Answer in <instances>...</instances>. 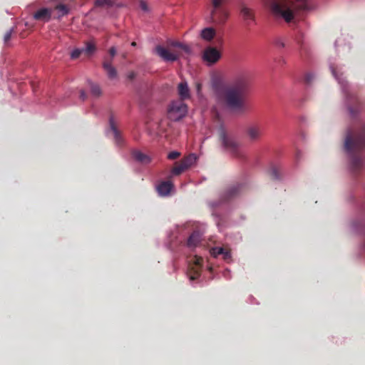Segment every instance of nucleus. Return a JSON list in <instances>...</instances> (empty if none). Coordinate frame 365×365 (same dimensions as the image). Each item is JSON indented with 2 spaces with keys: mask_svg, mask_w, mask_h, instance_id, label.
Wrapping results in <instances>:
<instances>
[{
  "mask_svg": "<svg viewBox=\"0 0 365 365\" xmlns=\"http://www.w3.org/2000/svg\"><path fill=\"white\" fill-rule=\"evenodd\" d=\"M111 127H112V129L113 130L114 133L115 134H117V130L115 129V128H114V126L113 125H111Z\"/></svg>",
  "mask_w": 365,
  "mask_h": 365,
  "instance_id": "33",
  "label": "nucleus"
},
{
  "mask_svg": "<svg viewBox=\"0 0 365 365\" xmlns=\"http://www.w3.org/2000/svg\"><path fill=\"white\" fill-rule=\"evenodd\" d=\"M195 86H196L197 94L200 96L201 94V90H202V84H201V83L196 82Z\"/></svg>",
  "mask_w": 365,
  "mask_h": 365,
  "instance_id": "28",
  "label": "nucleus"
},
{
  "mask_svg": "<svg viewBox=\"0 0 365 365\" xmlns=\"http://www.w3.org/2000/svg\"><path fill=\"white\" fill-rule=\"evenodd\" d=\"M131 46H136V43L135 41L132 42L131 43Z\"/></svg>",
  "mask_w": 365,
  "mask_h": 365,
  "instance_id": "34",
  "label": "nucleus"
},
{
  "mask_svg": "<svg viewBox=\"0 0 365 365\" xmlns=\"http://www.w3.org/2000/svg\"><path fill=\"white\" fill-rule=\"evenodd\" d=\"M240 14L243 19L245 21H254L255 19V14L253 11L251 9L247 7L245 5L241 6Z\"/></svg>",
  "mask_w": 365,
  "mask_h": 365,
  "instance_id": "17",
  "label": "nucleus"
},
{
  "mask_svg": "<svg viewBox=\"0 0 365 365\" xmlns=\"http://www.w3.org/2000/svg\"><path fill=\"white\" fill-rule=\"evenodd\" d=\"M54 9L58 12V18L67 15L70 10L68 6L61 4L56 5Z\"/></svg>",
  "mask_w": 365,
  "mask_h": 365,
  "instance_id": "19",
  "label": "nucleus"
},
{
  "mask_svg": "<svg viewBox=\"0 0 365 365\" xmlns=\"http://www.w3.org/2000/svg\"><path fill=\"white\" fill-rule=\"evenodd\" d=\"M365 145V130L354 138L348 135L345 140V148L347 151H354L362 148Z\"/></svg>",
  "mask_w": 365,
  "mask_h": 365,
  "instance_id": "4",
  "label": "nucleus"
},
{
  "mask_svg": "<svg viewBox=\"0 0 365 365\" xmlns=\"http://www.w3.org/2000/svg\"><path fill=\"white\" fill-rule=\"evenodd\" d=\"M197 162V156L195 154H190L189 155L183 158L180 163L183 165V167L186 169H189L192 166L196 164Z\"/></svg>",
  "mask_w": 365,
  "mask_h": 365,
  "instance_id": "15",
  "label": "nucleus"
},
{
  "mask_svg": "<svg viewBox=\"0 0 365 365\" xmlns=\"http://www.w3.org/2000/svg\"><path fill=\"white\" fill-rule=\"evenodd\" d=\"M109 53L111 56V58H113L115 54H116V48L115 47L113 46L109 49Z\"/></svg>",
  "mask_w": 365,
  "mask_h": 365,
  "instance_id": "29",
  "label": "nucleus"
},
{
  "mask_svg": "<svg viewBox=\"0 0 365 365\" xmlns=\"http://www.w3.org/2000/svg\"><path fill=\"white\" fill-rule=\"evenodd\" d=\"M96 4L98 6H112L113 0H96Z\"/></svg>",
  "mask_w": 365,
  "mask_h": 365,
  "instance_id": "22",
  "label": "nucleus"
},
{
  "mask_svg": "<svg viewBox=\"0 0 365 365\" xmlns=\"http://www.w3.org/2000/svg\"><path fill=\"white\" fill-rule=\"evenodd\" d=\"M132 157L135 161L143 164H148L151 161L150 158L148 155L139 150L133 151Z\"/></svg>",
  "mask_w": 365,
  "mask_h": 365,
  "instance_id": "13",
  "label": "nucleus"
},
{
  "mask_svg": "<svg viewBox=\"0 0 365 365\" xmlns=\"http://www.w3.org/2000/svg\"><path fill=\"white\" fill-rule=\"evenodd\" d=\"M215 34L216 31L213 28L207 27L201 31L200 36L203 40L210 41L214 38Z\"/></svg>",
  "mask_w": 365,
  "mask_h": 365,
  "instance_id": "16",
  "label": "nucleus"
},
{
  "mask_svg": "<svg viewBox=\"0 0 365 365\" xmlns=\"http://www.w3.org/2000/svg\"><path fill=\"white\" fill-rule=\"evenodd\" d=\"M127 76L130 80H133L136 76V73L134 71H130Z\"/></svg>",
  "mask_w": 365,
  "mask_h": 365,
  "instance_id": "30",
  "label": "nucleus"
},
{
  "mask_svg": "<svg viewBox=\"0 0 365 365\" xmlns=\"http://www.w3.org/2000/svg\"><path fill=\"white\" fill-rule=\"evenodd\" d=\"M220 138L225 148L233 152L237 150L238 143L232 138H229L225 132L221 133Z\"/></svg>",
  "mask_w": 365,
  "mask_h": 365,
  "instance_id": "10",
  "label": "nucleus"
},
{
  "mask_svg": "<svg viewBox=\"0 0 365 365\" xmlns=\"http://www.w3.org/2000/svg\"><path fill=\"white\" fill-rule=\"evenodd\" d=\"M83 52L82 50L75 49L71 53V58L73 59L77 58L80 56L81 53Z\"/></svg>",
  "mask_w": 365,
  "mask_h": 365,
  "instance_id": "25",
  "label": "nucleus"
},
{
  "mask_svg": "<svg viewBox=\"0 0 365 365\" xmlns=\"http://www.w3.org/2000/svg\"><path fill=\"white\" fill-rule=\"evenodd\" d=\"M247 135L252 140H258L262 135V131L257 126H250L247 128Z\"/></svg>",
  "mask_w": 365,
  "mask_h": 365,
  "instance_id": "14",
  "label": "nucleus"
},
{
  "mask_svg": "<svg viewBox=\"0 0 365 365\" xmlns=\"http://www.w3.org/2000/svg\"><path fill=\"white\" fill-rule=\"evenodd\" d=\"M180 155V153L179 152L173 151V152H170L168 155V158L170 160H175V159H177Z\"/></svg>",
  "mask_w": 365,
  "mask_h": 365,
  "instance_id": "26",
  "label": "nucleus"
},
{
  "mask_svg": "<svg viewBox=\"0 0 365 365\" xmlns=\"http://www.w3.org/2000/svg\"><path fill=\"white\" fill-rule=\"evenodd\" d=\"M220 58V52L214 47H207L205 48L202 55V59L207 65H212L217 63Z\"/></svg>",
  "mask_w": 365,
  "mask_h": 365,
  "instance_id": "6",
  "label": "nucleus"
},
{
  "mask_svg": "<svg viewBox=\"0 0 365 365\" xmlns=\"http://www.w3.org/2000/svg\"><path fill=\"white\" fill-rule=\"evenodd\" d=\"M186 226L187 227H197L198 225L195 222H188Z\"/></svg>",
  "mask_w": 365,
  "mask_h": 365,
  "instance_id": "31",
  "label": "nucleus"
},
{
  "mask_svg": "<svg viewBox=\"0 0 365 365\" xmlns=\"http://www.w3.org/2000/svg\"><path fill=\"white\" fill-rule=\"evenodd\" d=\"M86 96L85 92L84 91H81V98H82V100L84 101L86 99Z\"/></svg>",
  "mask_w": 365,
  "mask_h": 365,
  "instance_id": "32",
  "label": "nucleus"
},
{
  "mask_svg": "<svg viewBox=\"0 0 365 365\" xmlns=\"http://www.w3.org/2000/svg\"><path fill=\"white\" fill-rule=\"evenodd\" d=\"M52 11L50 9L42 8L34 14V19L43 22L48 21L51 18Z\"/></svg>",
  "mask_w": 365,
  "mask_h": 365,
  "instance_id": "8",
  "label": "nucleus"
},
{
  "mask_svg": "<svg viewBox=\"0 0 365 365\" xmlns=\"http://www.w3.org/2000/svg\"><path fill=\"white\" fill-rule=\"evenodd\" d=\"M216 101L225 104L230 110L243 112L247 109L243 95L242 87L232 86L216 92Z\"/></svg>",
  "mask_w": 365,
  "mask_h": 365,
  "instance_id": "2",
  "label": "nucleus"
},
{
  "mask_svg": "<svg viewBox=\"0 0 365 365\" xmlns=\"http://www.w3.org/2000/svg\"><path fill=\"white\" fill-rule=\"evenodd\" d=\"M187 113V106L182 101H173L168 109V118L178 121L184 118Z\"/></svg>",
  "mask_w": 365,
  "mask_h": 365,
  "instance_id": "3",
  "label": "nucleus"
},
{
  "mask_svg": "<svg viewBox=\"0 0 365 365\" xmlns=\"http://www.w3.org/2000/svg\"><path fill=\"white\" fill-rule=\"evenodd\" d=\"M170 46L177 48L178 49L177 51H178L179 52H180V50L183 51L184 52H185L187 53H190L191 51V49L189 46L182 43L178 41H173L170 43Z\"/></svg>",
  "mask_w": 365,
  "mask_h": 365,
  "instance_id": "18",
  "label": "nucleus"
},
{
  "mask_svg": "<svg viewBox=\"0 0 365 365\" xmlns=\"http://www.w3.org/2000/svg\"><path fill=\"white\" fill-rule=\"evenodd\" d=\"M186 169L183 167V165L179 162L176 163L175 164V166L172 169V173L175 175H179L184 171H185Z\"/></svg>",
  "mask_w": 365,
  "mask_h": 365,
  "instance_id": "21",
  "label": "nucleus"
},
{
  "mask_svg": "<svg viewBox=\"0 0 365 365\" xmlns=\"http://www.w3.org/2000/svg\"><path fill=\"white\" fill-rule=\"evenodd\" d=\"M96 49V43L93 41L86 42V47L82 51L88 55L93 54Z\"/></svg>",
  "mask_w": 365,
  "mask_h": 365,
  "instance_id": "20",
  "label": "nucleus"
},
{
  "mask_svg": "<svg viewBox=\"0 0 365 365\" xmlns=\"http://www.w3.org/2000/svg\"><path fill=\"white\" fill-rule=\"evenodd\" d=\"M103 68L106 71L108 76L110 79H115L118 76V73L115 67L112 66V59L110 61H104Z\"/></svg>",
  "mask_w": 365,
  "mask_h": 365,
  "instance_id": "11",
  "label": "nucleus"
},
{
  "mask_svg": "<svg viewBox=\"0 0 365 365\" xmlns=\"http://www.w3.org/2000/svg\"><path fill=\"white\" fill-rule=\"evenodd\" d=\"M227 0H212L213 10L211 12L212 16L219 14L221 16L220 21H225L228 16L229 13L225 10H219L218 9Z\"/></svg>",
  "mask_w": 365,
  "mask_h": 365,
  "instance_id": "7",
  "label": "nucleus"
},
{
  "mask_svg": "<svg viewBox=\"0 0 365 365\" xmlns=\"http://www.w3.org/2000/svg\"><path fill=\"white\" fill-rule=\"evenodd\" d=\"M155 52L163 60L165 61H175L180 56V53L178 51H171L161 46H157L155 47Z\"/></svg>",
  "mask_w": 365,
  "mask_h": 365,
  "instance_id": "5",
  "label": "nucleus"
},
{
  "mask_svg": "<svg viewBox=\"0 0 365 365\" xmlns=\"http://www.w3.org/2000/svg\"><path fill=\"white\" fill-rule=\"evenodd\" d=\"M173 188V184L170 181H162L156 187L159 195L162 197L169 195Z\"/></svg>",
  "mask_w": 365,
  "mask_h": 365,
  "instance_id": "9",
  "label": "nucleus"
},
{
  "mask_svg": "<svg viewBox=\"0 0 365 365\" xmlns=\"http://www.w3.org/2000/svg\"><path fill=\"white\" fill-rule=\"evenodd\" d=\"M91 93L95 96H100L101 94V88L98 85H92L91 86Z\"/></svg>",
  "mask_w": 365,
  "mask_h": 365,
  "instance_id": "23",
  "label": "nucleus"
},
{
  "mask_svg": "<svg viewBox=\"0 0 365 365\" xmlns=\"http://www.w3.org/2000/svg\"><path fill=\"white\" fill-rule=\"evenodd\" d=\"M178 94L180 97V101L188 99L190 97V89L186 82H181L178 86Z\"/></svg>",
  "mask_w": 365,
  "mask_h": 365,
  "instance_id": "12",
  "label": "nucleus"
},
{
  "mask_svg": "<svg viewBox=\"0 0 365 365\" xmlns=\"http://www.w3.org/2000/svg\"><path fill=\"white\" fill-rule=\"evenodd\" d=\"M140 8L142 9V10H143L144 11H148V6L144 0H140Z\"/></svg>",
  "mask_w": 365,
  "mask_h": 365,
  "instance_id": "27",
  "label": "nucleus"
},
{
  "mask_svg": "<svg viewBox=\"0 0 365 365\" xmlns=\"http://www.w3.org/2000/svg\"><path fill=\"white\" fill-rule=\"evenodd\" d=\"M14 31L13 29H10L9 31H8L4 36V43L6 45H9V41L11 38V36H12V34H13Z\"/></svg>",
  "mask_w": 365,
  "mask_h": 365,
  "instance_id": "24",
  "label": "nucleus"
},
{
  "mask_svg": "<svg viewBox=\"0 0 365 365\" xmlns=\"http://www.w3.org/2000/svg\"><path fill=\"white\" fill-rule=\"evenodd\" d=\"M268 4L272 14L289 23L294 19L295 14L308 9L307 0H263Z\"/></svg>",
  "mask_w": 365,
  "mask_h": 365,
  "instance_id": "1",
  "label": "nucleus"
}]
</instances>
